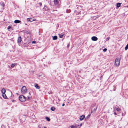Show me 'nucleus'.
<instances>
[{
    "label": "nucleus",
    "mask_w": 128,
    "mask_h": 128,
    "mask_svg": "<svg viewBox=\"0 0 128 128\" xmlns=\"http://www.w3.org/2000/svg\"><path fill=\"white\" fill-rule=\"evenodd\" d=\"M38 4L40 6H41L42 5V4L41 2L39 3Z\"/></svg>",
    "instance_id": "obj_32"
},
{
    "label": "nucleus",
    "mask_w": 128,
    "mask_h": 128,
    "mask_svg": "<svg viewBox=\"0 0 128 128\" xmlns=\"http://www.w3.org/2000/svg\"><path fill=\"white\" fill-rule=\"evenodd\" d=\"M19 99L20 101L22 102H24L26 100V98L22 95L19 96Z\"/></svg>",
    "instance_id": "obj_1"
},
{
    "label": "nucleus",
    "mask_w": 128,
    "mask_h": 128,
    "mask_svg": "<svg viewBox=\"0 0 128 128\" xmlns=\"http://www.w3.org/2000/svg\"><path fill=\"white\" fill-rule=\"evenodd\" d=\"M107 49L106 48H105L104 49H103V50L104 52H105L106 51Z\"/></svg>",
    "instance_id": "obj_26"
},
{
    "label": "nucleus",
    "mask_w": 128,
    "mask_h": 128,
    "mask_svg": "<svg viewBox=\"0 0 128 128\" xmlns=\"http://www.w3.org/2000/svg\"><path fill=\"white\" fill-rule=\"evenodd\" d=\"M27 90L25 86H23L22 88L21 92L22 94H25Z\"/></svg>",
    "instance_id": "obj_3"
},
{
    "label": "nucleus",
    "mask_w": 128,
    "mask_h": 128,
    "mask_svg": "<svg viewBox=\"0 0 128 128\" xmlns=\"http://www.w3.org/2000/svg\"><path fill=\"white\" fill-rule=\"evenodd\" d=\"M2 96L5 99H6L7 98V97L5 93L2 94Z\"/></svg>",
    "instance_id": "obj_16"
},
{
    "label": "nucleus",
    "mask_w": 128,
    "mask_h": 128,
    "mask_svg": "<svg viewBox=\"0 0 128 128\" xmlns=\"http://www.w3.org/2000/svg\"><path fill=\"white\" fill-rule=\"evenodd\" d=\"M85 118V116L84 115H82V116H80V120H82L84 118Z\"/></svg>",
    "instance_id": "obj_8"
},
{
    "label": "nucleus",
    "mask_w": 128,
    "mask_h": 128,
    "mask_svg": "<svg viewBox=\"0 0 128 128\" xmlns=\"http://www.w3.org/2000/svg\"><path fill=\"white\" fill-rule=\"evenodd\" d=\"M1 128H6L5 127V126L4 125H2L1 126Z\"/></svg>",
    "instance_id": "obj_24"
},
{
    "label": "nucleus",
    "mask_w": 128,
    "mask_h": 128,
    "mask_svg": "<svg viewBox=\"0 0 128 128\" xmlns=\"http://www.w3.org/2000/svg\"><path fill=\"white\" fill-rule=\"evenodd\" d=\"M15 66V64H12L11 65V67L12 68H14V67Z\"/></svg>",
    "instance_id": "obj_23"
},
{
    "label": "nucleus",
    "mask_w": 128,
    "mask_h": 128,
    "mask_svg": "<svg viewBox=\"0 0 128 128\" xmlns=\"http://www.w3.org/2000/svg\"><path fill=\"white\" fill-rule=\"evenodd\" d=\"M42 128H46V126H44V128L43 127H42Z\"/></svg>",
    "instance_id": "obj_36"
},
{
    "label": "nucleus",
    "mask_w": 128,
    "mask_h": 128,
    "mask_svg": "<svg viewBox=\"0 0 128 128\" xmlns=\"http://www.w3.org/2000/svg\"><path fill=\"white\" fill-rule=\"evenodd\" d=\"M22 41V39L20 36H19L18 38V42L19 43H20Z\"/></svg>",
    "instance_id": "obj_9"
},
{
    "label": "nucleus",
    "mask_w": 128,
    "mask_h": 128,
    "mask_svg": "<svg viewBox=\"0 0 128 128\" xmlns=\"http://www.w3.org/2000/svg\"><path fill=\"white\" fill-rule=\"evenodd\" d=\"M38 127L39 128H42V127H41V125H39L38 126Z\"/></svg>",
    "instance_id": "obj_30"
},
{
    "label": "nucleus",
    "mask_w": 128,
    "mask_h": 128,
    "mask_svg": "<svg viewBox=\"0 0 128 128\" xmlns=\"http://www.w3.org/2000/svg\"><path fill=\"white\" fill-rule=\"evenodd\" d=\"M82 124H80V125H79V126L78 127V128H80V127L82 126Z\"/></svg>",
    "instance_id": "obj_28"
},
{
    "label": "nucleus",
    "mask_w": 128,
    "mask_h": 128,
    "mask_svg": "<svg viewBox=\"0 0 128 128\" xmlns=\"http://www.w3.org/2000/svg\"><path fill=\"white\" fill-rule=\"evenodd\" d=\"M31 98V97L29 96H28V99H27V100H30Z\"/></svg>",
    "instance_id": "obj_29"
},
{
    "label": "nucleus",
    "mask_w": 128,
    "mask_h": 128,
    "mask_svg": "<svg viewBox=\"0 0 128 128\" xmlns=\"http://www.w3.org/2000/svg\"><path fill=\"white\" fill-rule=\"evenodd\" d=\"M122 3H118L116 4V6L119 8L120 6Z\"/></svg>",
    "instance_id": "obj_14"
},
{
    "label": "nucleus",
    "mask_w": 128,
    "mask_h": 128,
    "mask_svg": "<svg viewBox=\"0 0 128 128\" xmlns=\"http://www.w3.org/2000/svg\"><path fill=\"white\" fill-rule=\"evenodd\" d=\"M51 110L52 111H54L55 110V108L54 107H52L51 108Z\"/></svg>",
    "instance_id": "obj_19"
},
{
    "label": "nucleus",
    "mask_w": 128,
    "mask_h": 128,
    "mask_svg": "<svg viewBox=\"0 0 128 128\" xmlns=\"http://www.w3.org/2000/svg\"><path fill=\"white\" fill-rule=\"evenodd\" d=\"M32 43H36V41H33L32 42Z\"/></svg>",
    "instance_id": "obj_33"
},
{
    "label": "nucleus",
    "mask_w": 128,
    "mask_h": 128,
    "mask_svg": "<svg viewBox=\"0 0 128 128\" xmlns=\"http://www.w3.org/2000/svg\"><path fill=\"white\" fill-rule=\"evenodd\" d=\"M127 7L128 8V6H127Z\"/></svg>",
    "instance_id": "obj_39"
},
{
    "label": "nucleus",
    "mask_w": 128,
    "mask_h": 128,
    "mask_svg": "<svg viewBox=\"0 0 128 128\" xmlns=\"http://www.w3.org/2000/svg\"><path fill=\"white\" fill-rule=\"evenodd\" d=\"M120 59L119 58H116L115 61L114 65L117 66H118L120 65Z\"/></svg>",
    "instance_id": "obj_2"
},
{
    "label": "nucleus",
    "mask_w": 128,
    "mask_h": 128,
    "mask_svg": "<svg viewBox=\"0 0 128 128\" xmlns=\"http://www.w3.org/2000/svg\"><path fill=\"white\" fill-rule=\"evenodd\" d=\"M90 116V115H88V116Z\"/></svg>",
    "instance_id": "obj_38"
},
{
    "label": "nucleus",
    "mask_w": 128,
    "mask_h": 128,
    "mask_svg": "<svg viewBox=\"0 0 128 128\" xmlns=\"http://www.w3.org/2000/svg\"><path fill=\"white\" fill-rule=\"evenodd\" d=\"M79 126V125H77L75 126L71 125L70 127L71 128H78Z\"/></svg>",
    "instance_id": "obj_6"
},
{
    "label": "nucleus",
    "mask_w": 128,
    "mask_h": 128,
    "mask_svg": "<svg viewBox=\"0 0 128 128\" xmlns=\"http://www.w3.org/2000/svg\"><path fill=\"white\" fill-rule=\"evenodd\" d=\"M115 108L116 110L118 112H120V111L121 110L118 107H115V108Z\"/></svg>",
    "instance_id": "obj_12"
},
{
    "label": "nucleus",
    "mask_w": 128,
    "mask_h": 128,
    "mask_svg": "<svg viewBox=\"0 0 128 128\" xmlns=\"http://www.w3.org/2000/svg\"><path fill=\"white\" fill-rule=\"evenodd\" d=\"M29 93L30 94V92H29Z\"/></svg>",
    "instance_id": "obj_37"
},
{
    "label": "nucleus",
    "mask_w": 128,
    "mask_h": 128,
    "mask_svg": "<svg viewBox=\"0 0 128 128\" xmlns=\"http://www.w3.org/2000/svg\"><path fill=\"white\" fill-rule=\"evenodd\" d=\"M46 118L47 121H50V118H48V117H46Z\"/></svg>",
    "instance_id": "obj_21"
},
{
    "label": "nucleus",
    "mask_w": 128,
    "mask_h": 128,
    "mask_svg": "<svg viewBox=\"0 0 128 128\" xmlns=\"http://www.w3.org/2000/svg\"><path fill=\"white\" fill-rule=\"evenodd\" d=\"M2 6L3 7H4L5 4L4 2H2Z\"/></svg>",
    "instance_id": "obj_25"
},
{
    "label": "nucleus",
    "mask_w": 128,
    "mask_h": 128,
    "mask_svg": "<svg viewBox=\"0 0 128 128\" xmlns=\"http://www.w3.org/2000/svg\"><path fill=\"white\" fill-rule=\"evenodd\" d=\"M11 28V27L10 26H8V30H9Z\"/></svg>",
    "instance_id": "obj_31"
},
{
    "label": "nucleus",
    "mask_w": 128,
    "mask_h": 128,
    "mask_svg": "<svg viewBox=\"0 0 128 128\" xmlns=\"http://www.w3.org/2000/svg\"><path fill=\"white\" fill-rule=\"evenodd\" d=\"M116 88H114V90H116Z\"/></svg>",
    "instance_id": "obj_35"
},
{
    "label": "nucleus",
    "mask_w": 128,
    "mask_h": 128,
    "mask_svg": "<svg viewBox=\"0 0 128 128\" xmlns=\"http://www.w3.org/2000/svg\"><path fill=\"white\" fill-rule=\"evenodd\" d=\"M6 92V90L5 88H3L1 90V92L2 94H4Z\"/></svg>",
    "instance_id": "obj_10"
},
{
    "label": "nucleus",
    "mask_w": 128,
    "mask_h": 128,
    "mask_svg": "<svg viewBox=\"0 0 128 128\" xmlns=\"http://www.w3.org/2000/svg\"><path fill=\"white\" fill-rule=\"evenodd\" d=\"M27 20L28 22H32L34 20L32 18H28L27 19Z\"/></svg>",
    "instance_id": "obj_13"
},
{
    "label": "nucleus",
    "mask_w": 128,
    "mask_h": 128,
    "mask_svg": "<svg viewBox=\"0 0 128 128\" xmlns=\"http://www.w3.org/2000/svg\"><path fill=\"white\" fill-rule=\"evenodd\" d=\"M21 21L18 20H16L14 21V22L15 23H19L21 22Z\"/></svg>",
    "instance_id": "obj_11"
},
{
    "label": "nucleus",
    "mask_w": 128,
    "mask_h": 128,
    "mask_svg": "<svg viewBox=\"0 0 128 128\" xmlns=\"http://www.w3.org/2000/svg\"><path fill=\"white\" fill-rule=\"evenodd\" d=\"M128 49V44L126 45L125 48V50H127Z\"/></svg>",
    "instance_id": "obj_20"
},
{
    "label": "nucleus",
    "mask_w": 128,
    "mask_h": 128,
    "mask_svg": "<svg viewBox=\"0 0 128 128\" xmlns=\"http://www.w3.org/2000/svg\"><path fill=\"white\" fill-rule=\"evenodd\" d=\"M35 87L37 89H39L40 88V87L38 86V84H36L35 85Z\"/></svg>",
    "instance_id": "obj_15"
},
{
    "label": "nucleus",
    "mask_w": 128,
    "mask_h": 128,
    "mask_svg": "<svg viewBox=\"0 0 128 128\" xmlns=\"http://www.w3.org/2000/svg\"><path fill=\"white\" fill-rule=\"evenodd\" d=\"M59 35L60 37V38H62L63 37V36H64V34H60V35Z\"/></svg>",
    "instance_id": "obj_22"
},
{
    "label": "nucleus",
    "mask_w": 128,
    "mask_h": 128,
    "mask_svg": "<svg viewBox=\"0 0 128 128\" xmlns=\"http://www.w3.org/2000/svg\"><path fill=\"white\" fill-rule=\"evenodd\" d=\"M110 38V37H108L106 39V41H107L108 40H109Z\"/></svg>",
    "instance_id": "obj_27"
},
{
    "label": "nucleus",
    "mask_w": 128,
    "mask_h": 128,
    "mask_svg": "<svg viewBox=\"0 0 128 128\" xmlns=\"http://www.w3.org/2000/svg\"><path fill=\"white\" fill-rule=\"evenodd\" d=\"M97 108V107L96 106H92L91 109V113H92L93 112H95Z\"/></svg>",
    "instance_id": "obj_4"
},
{
    "label": "nucleus",
    "mask_w": 128,
    "mask_h": 128,
    "mask_svg": "<svg viewBox=\"0 0 128 128\" xmlns=\"http://www.w3.org/2000/svg\"><path fill=\"white\" fill-rule=\"evenodd\" d=\"M64 105H65L64 104V103H63L62 104V106H64Z\"/></svg>",
    "instance_id": "obj_34"
},
{
    "label": "nucleus",
    "mask_w": 128,
    "mask_h": 128,
    "mask_svg": "<svg viewBox=\"0 0 128 128\" xmlns=\"http://www.w3.org/2000/svg\"><path fill=\"white\" fill-rule=\"evenodd\" d=\"M57 39V37L56 36H53V40H56Z\"/></svg>",
    "instance_id": "obj_17"
},
{
    "label": "nucleus",
    "mask_w": 128,
    "mask_h": 128,
    "mask_svg": "<svg viewBox=\"0 0 128 128\" xmlns=\"http://www.w3.org/2000/svg\"><path fill=\"white\" fill-rule=\"evenodd\" d=\"M59 1L58 0H54V2L55 5H56L59 3Z\"/></svg>",
    "instance_id": "obj_7"
},
{
    "label": "nucleus",
    "mask_w": 128,
    "mask_h": 128,
    "mask_svg": "<svg viewBox=\"0 0 128 128\" xmlns=\"http://www.w3.org/2000/svg\"><path fill=\"white\" fill-rule=\"evenodd\" d=\"M92 40L93 41H96L98 40V38L96 36H93L91 38Z\"/></svg>",
    "instance_id": "obj_5"
},
{
    "label": "nucleus",
    "mask_w": 128,
    "mask_h": 128,
    "mask_svg": "<svg viewBox=\"0 0 128 128\" xmlns=\"http://www.w3.org/2000/svg\"><path fill=\"white\" fill-rule=\"evenodd\" d=\"M111 110H113V112H114V114L115 115H116L117 114H116L115 112V108H114V109L113 110L112 108H111Z\"/></svg>",
    "instance_id": "obj_18"
}]
</instances>
